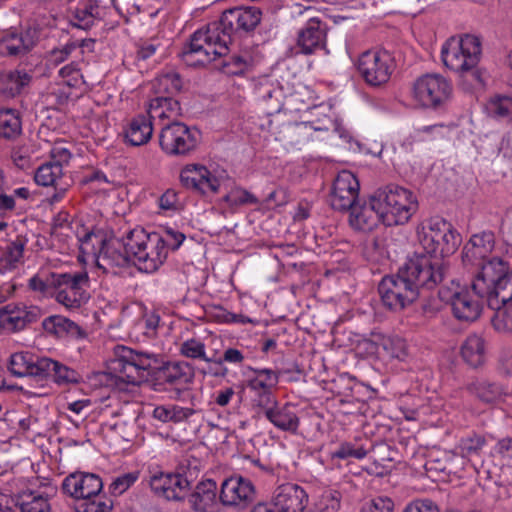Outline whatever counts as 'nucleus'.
<instances>
[{
  "mask_svg": "<svg viewBox=\"0 0 512 512\" xmlns=\"http://www.w3.org/2000/svg\"><path fill=\"white\" fill-rule=\"evenodd\" d=\"M22 124L19 113L12 108L0 109V136L14 139L20 135Z\"/></svg>",
  "mask_w": 512,
  "mask_h": 512,
  "instance_id": "37998d69",
  "label": "nucleus"
},
{
  "mask_svg": "<svg viewBox=\"0 0 512 512\" xmlns=\"http://www.w3.org/2000/svg\"><path fill=\"white\" fill-rule=\"evenodd\" d=\"M417 236L424 252L414 256H430L440 262L445 276L443 257L453 254L461 244L460 234L443 218L433 217L423 221L417 228Z\"/></svg>",
  "mask_w": 512,
  "mask_h": 512,
  "instance_id": "20e7f679",
  "label": "nucleus"
},
{
  "mask_svg": "<svg viewBox=\"0 0 512 512\" xmlns=\"http://www.w3.org/2000/svg\"><path fill=\"white\" fill-rule=\"evenodd\" d=\"M41 358L29 352L14 353L10 356L8 369L13 375L18 377L32 376L40 378Z\"/></svg>",
  "mask_w": 512,
  "mask_h": 512,
  "instance_id": "72a5a7b5",
  "label": "nucleus"
},
{
  "mask_svg": "<svg viewBox=\"0 0 512 512\" xmlns=\"http://www.w3.org/2000/svg\"><path fill=\"white\" fill-rule=\"evenodd\" d=\"M254 496L253 483L243 476L233 475L222 482L219 500L224 506L244 508L253 501Z\"/></svg>",
  "mask_w": 512,
  "mask_h": 512,
  "instance_id": "a211bd4d",
  "label": "nucleus"
},
{
  "mask_svg": "<svg viewBox=\"0 0 512 512\" xmlns=\"http://www.w3.org/2000/svg\"><path fill=\"white\" fill-rule=\"evenodd\" d=\"M481 57V42L474 35L466 34L461 37H451L441 49L444 65L455 72L473 71L480 80L477 67Z\"/></svg>",
  "mask_w": 512,
  "mask_h": 512,
  "instance_id": "6e6552de",
  "label": "nucleus"
},
{
  "mask_svg": "<svg viewBox=\"0 0 512 512\" xmlns=\"http://www.w3.org/2000/svg\"><path fill=\"white\" fill-rule=\"evenodd\" d=\"M52 285L53 298L68 310L79 309L90 299V278L86 270L57 272Z\"/></svg>",
  "mask_w": 512,
  "mask_h": 512,
  "instance_id": "1a4fd4ad",
  "label": "nucleus"
},
{
  "mask_svg": "<svg viewBox=\"0 0 512 512\" xmlns=\"http://www.w3.org/2000/svg\"><path fill=\"white\" fill-rule=\"evenodd\" d=\"M33 149L29 144L15 145L11 150V160L19 169H29L33 164Z\"/></svg>",
  "mask_w": 512,
  "mask_h": 512,
  "instance_id": "5fc2aeb1",
  "label": "nucleus"
},
{
  "mask_svg": "<svg viewBox=\"0 0 512 512\" xmlns=\"http://www.w3.org/2000/svg\"><path fill=\"white\" fill-rule=\"evenodd\" d=\"M381 346L392 358L404 360L408 354L406 341L398 335L383 337L381 340Z\"/></svg>",
  "mask_w": 512,
  "mask_h": 512,
  "instance_id": "8fccbe9b",
  "label": "nucleus"
},
{
  "mask_svg": "<svg viewBox=\"0 0 512 512\" xmlns=\"http://www.w3.org/2000/svg\"><path fill=\"white\" fill-rule=\"evenodd\" d=\"M57 272L37 273L28 280V287L42 297H53V278Z\"/></svg>",
  "mask_w": 512,
  "mask_h": 512,
  "instance_id": "de8ad7c7",
  "label": "nucleus"
},
{
  "mask_svg": "<svg viewBox=\"0 0 512 512\" xmlns=\"http://www.w3.org/2000/svg\"><path fill=\"white\" fill-rule=\"evenodd\" d=\"M393 502L388 497H376L363 506L361 512H392Z\"/></svg>",
  "mask_w": 512,
  "mask_h": 512,
  "instance_id": "338daca9",
  "label": "nucleus"
},
{
  "mask_svg": "<svg viewBox=\"0 0 512 512\" xmlns=\"http://www.w3.org/2000/svg\"><path fill=\"white\" fill-rule=\"evenodd\" d=\"M40 370V378L51 377L58 385L74 384L80 381V375L75 370L50 358H41Z\"/></svg>",
  "mask_w": 512,
  "mask_h": 512,
  "instance_id": "c756f323",
  "label": "nucleus"
},
{
  "mask_svg": "<svg viewBox=\"0 0 512 512\" xmlns=\"http://www.w3.org/2000/svg\"><path fill=\"white\" fill-rule=\"evenodd\" d=\"M196 410L191 407H183L178 404L158 405L153 409L152 417L162 423H182L188 421Z\"/></svg>",
  "mask_w": 512,
  "mask_h": 512,
  "instance_id": "c9c22d12",
  "label": "nucleus"
},
{
  "mask_svg": "<svg viewBox=\"0 0 512 512\" xmlns=\"http://www.w3.org/2000/svg\"><path fill=\"white\" fill-rule=\"evenodd\" d=\"M158 235L161 237L163 249L166 250L167 256L169 250L178 249L185 240V235L183 233L171 227L165 228L161 233L158 232Z\"/></svg>",
  "mask_w": 512,
  "mask_h": 512,
  "instance_id": "bf43d9fd",
  "label": "nucleus"
},
{
  "mask_svg": "<svg viewBox=\"0 0 512 512\" xmlns=\"http://www.w3.org/2000/svg\"><path fill=\"white\" fill-rule=\"evenodd\" d=\"M106 16V8L98 0H79L71 9L69 22L71 26L89 30L99 24Z\"/></svg>",
  "mask_w": 512,
  "mask_h": 512,
  "instance_id": "b1692460",
  "label": "nucleus"
},
{
  "mask_svg": "<svg viewBox=\"0 0 512 512\" xmlns=\"http://www.w3.org/2000/svg\"><path fill=\"white\" fill-rule=\"evenodd\" d=\"M182 79L180 75L173 71L162 72L153 82V89L158 96H171L177 94L182 89Z\"/></svg>",
  "mask_w": 512,
  "mask_h": 512,
  "instance_id": "79ce46f5",
  "label": "nucleus"
},
{
  "mask_svg": "<svg viewBox=\"0 0 512 512\" xmlns=\"http://www.w3.org/2000/svg\"><path fill=\"white\" fill-rule=\"evenodd\" d=\"M403 512H439V510L434 502L424 499L410 503Z\"/></svg>",
  "mask_w": 512,
  "mask_h": 512,
  "instance_id": "774afa93",
  "label": "nucleus"
},
{
  "mask_svg": "<svg viewBox=\"0 0 512 512\" xmlns=\"http://www.w3.org/2000/svg\"><path fill=\"white\" fill-rule=\"evenodd\" d=\"M329 127L316 125L315 122H294L284 124L278 139L290 148L301 149L310 140H324L321 134H327Z\"/></svg>",
  "mask_w": 512,
  "mask_h": 512,
  "instance_id": "f3484780",
  "label": "nucleus"
},
{
  "mask_svg": "<svg viewBox=\"0 0 512 512\" xmlns=\"http://www.w3.org/2000/svg\"><path fill=\"white\" fill-rule=\"evenodd\" d=\"M443 280L440 262L430 256H412L396 274L387 275L378 284L382 305L399 312L412 305L420 289H433Z\"/></svg>",
  "mask_w": 512,
  "mask_h": 512,
  "instance_id": "f03ea898",
  "label": "nucleus"
},
{
  "mask_svg": "<svg viewBox=\"0 0 512 512\" xmlns=\"http://www.w3.org/2000/svg\"><path fill=\"white\" fill-rule=\"evenodd\" d=\"M179 114L180 104L171 96H156L149 102L148 116L152 121L175 118Z\"/></svg>",
  "mask_w": 512,
  "mask_h": 512,
  "instance_id": "e433bc0d",
  "label": "nucleus"
},
{
  "mask_svg": "<svg viewBox=\"0 0 512 512\" xmlns=\"http://www.w3.org/2000/svg\"><path fill=\"white\" fill-rule=\"evenodd\" d=\"M80 243V251L86 256H92L95 260L98 256L99 249L107 242L100 232L89 231L82 236H78Z\"/></svg>",
  "mask_w": 512,
  "mask_h": 512,
  "instance_id": "49530a36",
  "label": "nucleus"
},
{
  "mask_svg": "<svg viewBox=\"0 0 512 512\" xmlns=\"http://www.w3.org/2000/svg\"><path fill=\"white\" fill-rule=\"evenodd\" d=\"M27 239L15 234L10 238L0 255V265L5 270L13 269L22 261Z\"/></svg>",
  "mask_w": 512,
  "mask_h": 512,
  "instance_id": "4c0bfd02",
  "label": "nucleus"
},
{
  "mask_svg": "<svg viewBox=\"0 0 512 512\" xmlns=\"http://www.w3.org/2000/svg\"><path fill=\"white\" fill-rule=\"evenodd\" d=\"M5 300L0 295V303ZM41 310L36 306L8 304L0 308V333H13L24 329L28 324L36 322Z\"/></svg>",
  "mask_w": 512,
  "mask_h": 512,
  "instance_id": "4468645a",
  "label": "nucleus"
},
{
  "mask_svg": "<svg viewBox=\"0 0 512 512\" xmlns=\"http://www.w3.org/2000/svg\"><path fill=\"white\" fill-rule=\"evenodd\" d=\"M200 141V131L183 122H171L161 128L159 144L171 156H186L193 152Z\"/></svg>",
  "mask_w": 512,
  "mask_h": 512,
  "instance_id": "9b49d317",
  "label": "nucleus"
},
{
  "mask_svg": "<svg viewBox=\"0 0 512 512\" xmlns=\"http://www.w3.org/2000/svg\"><path fill=\"white\" fill-rule=\"evenodd\" d=\"M15 501L21 512H51L49 494L41 490H22Z\"/></svg>",
  "mask_w": 512,
  "mask_h": 512,
  "instance_id": "2f4dec72",
  "label": "nucleus"
},
{
  "mask_svg": "<svg viewBox=\"0 0 512 512\" xmlns=\"http://www.w3.org/2000/svg\"><path fill=\"white\" fill-rule=\"evenodd\" d=\"M367 455V450L363 446H355L350 442L342 443L334 452H332V459H363Z\"/></svg>",
  "mask_w": 512,
  "mask_h": 512,
  "instance_id": "13d9d810",
  "label": "nucleus"
},
{
  "mask_svg": "<svg viewBox=\"0 0 512 512\" xmlns=\"http://www.w3.org/2000/svg\"><path fill=\"white\" fill-rule=\"evenodd\" d=\"M63 176V167L59 161H50L42 164L35 172L34 179L41 186H55Z\"/></svg>",
  "mask_w": 512,
  "mask_h": 512,
  "instance_id": "c03bdc74",
  "label": "nucleus"
},
{
  "mask_svg": "<svg viewBox=\"0 0 512 512\" xmlns=\"http://www.w3.org/2000/svg\"><path fill=\"white\" fill-rule=\"evenodd\" d=\"M473 294L467 289L454 292L449 301L451 303L453 315L460 321L473 322L481 315L483 304L482 300L473 290Z\"/></svg>",
  "mask_w": 512,
  "mask_h": 512,
  "instance_id": "393cba45",
  "label": "nucleus"
},
{
  "mask_svg": "<svg viewBox=\"0 0 512 512\" xmlns=\"http://www.w3.org/2000/svg\"><path fill=\"white\" fill-rule=\"evenodd\" d=\"M111 369L120 382L140 385L157 370L156 379L176 389L192 383L194 371L184 361L163 363L159 354L138 351L126 346L115 348Z\"/></svg>",
  "mask_w": 512,
  "mask_h": 512,
  "instance_id": "7ed1b4c3",
  "label": "nucleus"
},
{
  "mask_svg": "<svg viewBox=\"0 0 512 512\" xmlns=\"http://www.w3.org/2000/svg\"><path fill=\"white\" fill-rule=\"evenodd\" d=\"M341 494L334 489L325 490L319 500V509L322 512H336L340 507Z\"/></svg>",
  "mask_w": 512,
  "mask_h": 512,
  "instance_id": "680f3d73",
  "label": "nucleus"
},
{
  "mask_svg": "<svg viewBox=\"0 0 512 512\" xmlns=\"http://www.w3.org/2000/svg\"><path fill=\"white\" fill-rule=\"evenodd\" d=\"M258 95L259 98L267 104L274 100L275 103L269 107L267 111L268 114L279 112L281 110L282 104L279 98L282 96V91L280 89L274 88L271 85L261 84L258 88Z\"/></svg>",
  "mask_w": 512,
  "mask_h": 512,
  "instance_id": "6e6d98bb",
  "label": "nucleus"
},
{
  "mask_svg": "<svg viewBox=\"0 0 512 512\" xmlns=\"http://www.w3.org/2000/svg\"><path fill=\"white\" fill-rule=\"evenodd\" d=\"M103 482L92 473L76 472L67 476L62 483L64 493L79 501L101 493Z\"/></svg>",
  "mask_w": 512,
  "mask_h": 512,
  "instance_id": "412c9836",
  "label": "nucleus"
},
{
  "mask_svg": "<svg viewBox=\"0 0 512 512\" xmlns=\"http://www.w3.org/2000/svg\"><path fill=\"white\" fill-rule=\"evenodd\" d=\"M461 355L464 361L471 367L477 368L485 360V342L477 335H469L461 346Z\"/></svg>",
  "mask_w": 512,
  "mask_h": 512,
  "instance_id": "58836bf2",
  "label": "nucleus"
},
{
  "mask_svg": "<svg viewBox=\"0 0 512 512\" xmlns=\"http://www.w3.org/2000/svg\"><path fill=\"white\" fill-rule=\"evenodd\" d=\"M395 68L392 55L386 50H368L363 52L357 62V69L371 86L385 84Z\"/></svg>",
  "mask_w": 512,
  "mask_h": 512,
  "instance_id": "ddd939ff",
  "label": "nucleus"
},
{
  "mask_svg": "<svg viewBox=\"0 0 512 512\" xmlns=\"http://www.w3.org/2000/svg\"><path fill=\"white\" fill-rule=\"evenodd\" d=\"M179 352L182 356L194 360L210 361L206 354L205 344L196 338H190L181 343Z\"/></svg>",
  "mask_w": 512,
  "mask_h": 512,
  "instance_id": "3c124183",
  "label": "nucleus"
},
{
  "mask_svg": "<svg viewBox=\"0 0 512 512\" xmlns=\"http://www.w3.org/2000/svg\"><path fill=\"white\" fill-rule=\"evenodd\" d=\"M160 317L157 314H146L136 325L147 338H153L157 334Z\"/></svg>",
  "mask_w": 512,
  "mask_h": 512,
  "instance_id": "e2e57ef3",
  "label": "nucleus"
},
{
  "mask_svg": "<svg viewBox=\"0 0 512 512\" xmlns=\"http://www.w3.org/2000/svg\"><path fill=\"white\" fill-rule=\"evenodd\" d=\"M151 490L167 500H181L189 490V481L180 473L158 471L151 475Z\"/></svg>",
  "mask_w": 512,
  "mask_h": 512,
  "instance_id": "aec40b11",
  "label": "nucleus"
},
{
  "mask_svg": "<svg viewBox=\"0 0 512 512\" xmlns=\"http://www.w3.org/2000/svg\"><path fill=\"white\" fill-rule=\"evenodd\" d=\"M262 13L256 7H235L223 12L219 21L209 23L195 31L190 42L185 44L182 61L190 67H201L210 63L212 57L223 56L229 51L228 44L235 32L253 31L260 23Z\"/></svg>",
  "mask_w": 512,
  "mask_h": 512,
  "instance_id": "f257e3e1",
  "label": "nucleus"
},
{
  "mask_svg": "<svg viewBox=\"0 0 512 512\" xmlns=\"http://www.w3.org/2000/svg\"><path fill=\"white\" fill-rule=\"evenodd\" d=\"M375 195L385 226L403 225L418 210V201L414 193L401 186L388 185L379 188Z\"/></svg>",
  "mask_w": 512,
  "mask_h": 512,
  "instance_id": "423d86ee",
  "label": "nucleus"
},
{
  "mask_svg": "<svg viewBox=\"0 0 512 512\" xmlns=\"http://www.w3.org/2000/svg\"><path fill=\"white\" fill-rule=\"evenodd\" d=\"M260 410L266 419L281 431L295 433L299 428L300 420L296 408L289 403L279 405L275 399L273 404Z\"/></svg>",
  "mask_w": 512,
  "mask_h": 512,
  "instance_id": "cd10ccee",
  "label": "nucleus"
},
{
  "mask_svg": "<svg viewBox=\"0 0 512 512\" xmlns=\"http://www.w3.org/2000/svg\"><path fill=\"white\" fill-rule=\"evenodd\" d=\"M349 211V223L356 230L372 231L383 223V214L376 203L375 192L370 195L368 202L357 203Z\"/></svg>",
  "mask_w": 512,
  "mask_h": 512,
  "instance_id": "5701e85b",
  "label": "nucleus"
},
{
  "mask_svg": "<svg viewBox=\"0 0 512 512\" xmlns=\"http://www.w3.org/2000/svg\"><path fill=\"white\" fill-rule=\"evenodd\" d=\"M125 245L139 271L153 273L167 259L158 232L147 233L143 228H135L125 236Z\"/></svg>",
  "mask_w": 512,
  "mask_h": 512,
  "instance_id": "39448f33",
  "label": "nucleus"
},
{
  "mask_svg": "<svg viewBox=\"0 0 512 512\" xmlns=\"http://www.w3.org/2000/svg\"><path fill=\"white\" fill-rule=\"evenodd\" d=\"M113 507L111 499L101 493L79 501L76 505L77 512H110Z\"/></svg>",
  "mask_w": 512,
  "mask_h": 512,
  "instance_id": "09e8293b",
  "label": "nucleus"
},
{
  "mask_svg": "<svg viewBox=\"0 0 512 512\" xmlns=\"http://www.w3.org/2000/svg\"><path fill=\"white\" fill-rule=\"evenodd\" d=\"M452 90V84L442 75L425 74L413 83L412 96L419 105L438 109L449 101Z\"/></svg>",
  "mask_w": 512,
  "mask_h": 512,
  "instance_id": "f8f14e48",
  "label": "nucleus"
},
{
  "mask_svg": "<svg viewBox=\"0 0 512 512\" xmlns=\"http://www.w3.org/2000/svg\"><path fill=\"white\" fill-rule=\"evenodd\" d=\"M158 206L164 212H175L179 209L178 194L173 189L166 190L158 199Z\"/></svg>",
  "mask_w": 512,
  "mask_h": 512,
  "instance_id": "0e129e2a",
  "label": "nucleus"
},
{
  "mask_svg": "<svg viewBox=\"0 0 512 512\" xmlns=\"http://www.w3.org/2000/svg\"><path fill=\"white\" fill-rule=\"evenodd\" d=\"M468 391L485 403H493L499 400L504 394V389L486 379H476L468 384Z\"/></svg>",
  "mask_w": 512,
  "mask_h": 512,
  "instance_id": "a19ab883",
  "label": "nucleus"
},
{
  "mask_svg": "<svg viewBox=\"0 0 512 512\" xmlns=\"http://www.w3.org/2000/svg\"><path fill=\"white\" fill-rule=\"evenodd\" d=\"M359 189V181L352 172L347 170L339 172L330 193L332 208L339 211H349L358 203Z\"/></svg>",
  "mask_w": 512,
  "mask_h": 512,
  "instance_id": "dca6fc26",
  "label": "nucleus"
},
{
  "mask_svg": "<svg viewBox=\"0 0 512 512\" xmlns=\"http://www.w3.org/2000/svg\"><path fill=\"white\" fill-rule=\"evenodd\" d=\"M84 42V40L80 43L73 41L65 44L62 48L53 49L50 54V61L55 65L64 62L76 48L84 46Z\"/></svg>",
  "mask_w": 512,
  "mask_h": 512,
  "instance_id": "69168bd1",
  "label": "nucleus"
},
{
  "mask_svg": "<svg viewBox=\"0 0 512 512\" xmlns=\"http://www.w3.org/2000/svg\"><path fill=\"white\" fill-rule=\"evenodd\" d=\"M485 445L486 440L483 436L471 433L462 437L456 448L462 457L470 459L472 457L480 456Z\"/></svg>",
  "mask_w": 512,
  "mask_h": 512,
  "instance_id": "a18cd8bd",
  "label": "nucleus"
},
{
  "mask_svg": "<svg viewBox=\"0 0 512 512\" xmlns=\"http://www.w3.org/2000/svg\"><path fill=\"white\" fill-rule=\"evenodd\" d=\"M180 181L186 188L203 194L216 193L220 189V180L203 165L188 164L180 173Z\"/></svg>",
  "mask_w": 512,
  "mask_h": 512,
  "instance_id": "4be33fe9",
  "label": "nucleus"
},
{
  "mask_svg": "<svg viewBox=\"0 0 512 512\" xmlns=\"http://www.w3.org/2000/svg\"><path fill=\"white\" fill-rule=\"evenodd\" d=\"M495 247V235L491 231H482L480 233L473 234L469 241L464 245L462 250V261L464 265H474L477 267V271L471 281V289L474 291V285L476 280L486 272L488 266L494 267L495 262L503 264V275L500 276L499 281L506 279L512 274V270L509 269V264L503 258L499 256H491L492 251Z\"/></svg>",
  "mask_w": 512,
  "mask_h": 512,
  "instance_id": "0eeeda50",
  "label": "nucleus"
},
{
  "mask_svg": "<svg viewBox=\"0 0 512 512\" xmlns=\"http://www.w3.org/2000/svg\"><path fill=\"white\" fill-rule=\"evenodd\" d=\"M223 201L231 208L258 203V199L253 194L240 187H233L224 195Z\"/></svg>",
  "mask_w": 512,
  "mask_h": 512,
  "instance_id": "864d4df0",
  "label": "nucleus"
},
{
  "mask_svg": "<svg viewBox=\"0 0 512 512\" xmlns=\"http://www.w3.org/2000/svg\"><path fill=\"white\" fill-rule=\"evenodd\" d=\"M216 490V482L212 479L198 483L189 497L192 509L195 512H218Z\"/></svg>",
  "mask_w": 512,
  "mask_h": 512,
  "instance_id": "c85d7f7f",
  "label": "nucleus"
},
{
  "mask_svg": "<svg viewBox=\"0 0 512 512\" xmlns=\"http://www.w3.org/2000/svg\"><path fill=\"white\" fill-rule=\"evenodd\" d=\"M488 113L496 118H512V97L495 96L487 103Z\"/></svg>",
  "mask_w": 512,
  "mask_h": 512,
  "instance_id": "603ef678",
  "label": "nucleus"
},
{
  "mask_svg": "<svg viewBox=\"0 0 512 512\" xmlns=\"http://www.w3.org/2000/svg\"><path fill=\"white\" fill-rule=\"evenodd\" d=\"M132 255L127 251L125 237L108 240L100 249L96 257V265L104 273L118 274L122 268L128 267Z\"/></svg>",
  "mask_w": 512,
  "mask_h": 512,
  "instance_id": "6ab92c4d",
  "label": "nucleus"
},
{
  "mask_svg": "<svg viewBox=\"0 0 512 512\" xmlns=\"http://www.w3.org/2000/svg\"><path fill=\"white\" fill-rule=\"evenodd\" d=\"M153 124L147 115H138L134 117L125 129V139L132 146H141L146 144L152 136Z\"/></svg>",
  "mask_w": 512,
  "mask_h": 512,
  "instance_id": "f704fd0d",
  "label": "nucleus"
},
{
  "mask_svg": "<svg viewBox=\"0 0 512 512\" xmlns=\"http://www.w3.org/2000/svg\"><path fill=\"white\" fill-rule=\"evenodd\" d=\"M37 39L38 32L34 28L10 29L4 32L0 47L9 55H23L33 48Z\"/></svg>",
  "mask_w": 512,
  "mask_h": 512,
  "instance_id": "bb28decb",
  "label": "nucleus"
},
{
  "mask_svg": "<svg viewBox=\"0 0 512 512\" xmlns=\"http://www.w3.org/2000/svg\"><path fill=\"white\" fill-rule=\"evenodd\" d=\"M307 502L305 490L294 483L279 486L273 497V504L279 512H302Z\"/></svg>",
  "mask_w": 512,
  "mask_h": 512,
  "instance_id": "a878e982",
  "label": "nucleus"
},
{
  "mask_svg": "<svg viewBox=\"0 0 512 512\" xmlns=\"http://www.w3.org/2000/svg\"><path fill=\"white\" fill-rule=\"evenodd\" d=\"M316 13L317 11L310 6L296 5L294 7V16L305 15L307 17L305 24L297 33L295 54L311 55L319 50H324L325 54L328 53L326 48L328 26Z\"/></svg>",
  "mask_w": 512,
  "mask_h": 512,
  "instance_id": "9d476101",
  "label": "nucleus"
},
{
  "mask_svg": "<svg viewBox=\"0 0 512 512\" xmlns=\"http://www.w3.org/2000/svg\"><path fill=\"white\" fill-rule=\"evenodd\" d=\"M138 476V472H129L117 476L109 485V491L115 496L123 494L137 481Z\"/></svg>",
  "mask_w": 512,
  "mask_h": 512,
  "instance_id": "4d7b16f0",
  "label": "nucleus"
},
{
  "mask_svg": "<svg viewBox=\"0 0 512 512\" xmlns=\"http://www.w3.org/2000/svg\"><path fill=\"white\" fill-rule=\"evenodd\" d=\"M32 81V74L25 70H12L0 75V92L8 98L21 95L27 91Z\"/></svg>",
  "mask_w": 512,
  "mask_h": 512,
  "instance_id": "7c9ffc66",
  "label": "nucleus"
},
{
  "mask_svg": "<svg viewBox=\"0 0 512 512\" xmlns=\"http://www.w3.org/2000/svg\"><path fill=\"white\" fill-rule=\"evenodd\" d=\"M42 327L46 333L58 338L66 336L83 338L85 336L84 331L78 324L61 315L46 317L42 322Z\"/></svg>",
  "mask_w": 512,
  "mask_h": 512,
  "instance_id": "473e14b6",
  "label": "nucleus"
},
{
  "mask_svg": "<svg viewBox=\"0 0 512 512\" xmlns=\"http://www.w3.org/2000/svg\"><path fill=\"white\" fill-rule=\"evenodd\" d=\"M253 376L247 381V388L251 393L254 407H267L276 399L273 389L279 382V375L272 369H254Z\"/></svg>",
  "mask_w": 512,
  "mask_h": 512,
  "instance_id": "2eb2a0df",
  "label": "nucleus"
},
{
  "mask_svg": "<svg viewBox=\"0 0 512 512\" xmlns=\"http://www.w3.org/2000/svg\"><path fill=\"white\" fill-rule=\"evenodd\" d=\"M211 57L212 59L210 62L216 60L217 58H223L220 66L223 72L228 75H241L248 71L253 65V58L247 52L241 54L228 55L227 51L226 54L223 56H214L213 54H211Z\"/></svg>",
  "mask_w": 512,
  "mask_h": 512,
  "instance_id": "ea45409f",
  "label": "nucleus"
},
{
  "mask_svg": "<svg viewBox=\"0 0 512 512\" xmlns=\"http://www.w3.org/2000/svg\"><path fill=\"white\" fill-rule=\"evenodd\" d=\"M59 76L62 78L63 84L68 87H79L83 83V77L80 73L78 64L72 62L65 65L59 70Z\"/></svg>",
  "mask_w": 512,
  "mask_h": 512,
  "instance_id": "052dcab7",
  "label": "nucleus"
}]
</instances>
